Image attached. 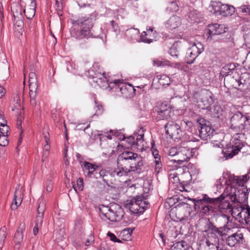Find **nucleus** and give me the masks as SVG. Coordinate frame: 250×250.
I'll use <instances>...</instances> for the list:
<instances>
[{
	"mask_svg": "<svg viewBox=\"0 0 250 250\" xmlns=\"http://www.w3.org/2000/svg\"><path fill=\"white\" fill-rule=\"evenodd\" d=\"M107 235L109 237L111 241L114 242H121V241L120 239L117 238L116 236L113 233L109 232L107 233Z\"/></svg>",
	"mask_w": 250,
	"mask_h": 250,
	"instance_id": "864d4df0",
	"label": "nucleus"
},
{
	"mask_svg": "<svg viewBox=\"0 0 250 250\" xmlns=\"http://www.w3.org/2000/svg\"><path fill=\"white\" fill-rule=\"evenodd\" d=\"M226 27L224 24H220L218 23H214L209 25L208 29V40L210 41H214L218 40L217 36L226 32Z\"/></svg>",
	"mask_w": 250,
	"mask_h": 250,
	"instance_id": "ddd939ff",
	"label": "nucleus"
},
{
	"mask_svg": "<svg viewBox=\"0 0 250 250\" xmlns=\"http://www.w3.org/2000/svg\"><path fill=\"white\" fill-rule=\"evenodd\" d=\"M181 23L180 18L177 16H173L167 21L166 25L167 28L173 30L178 27Z\"/></svg>",
	"mask_w": 250,
	"mask_h": 250,
	"instance_id": "4be33fe9",
	"label": "nucleus"
},
{
	"mask_svg": "<svg viewBox=\"0 0 250 250\" xmlns=\"http://www.w3.org/2000/svg\"><path fill=\"white\" fill-rule=\"evenodd\" d=\"M158 83L162 85H168L170 83V78L166 75H163L159 79Z\"/></svg>",
	"mask_w": 250,
	"mask_h": 250,
	"instance_id": "c9c22d12",
	"label": "nucleus"
},
{
	"mask_svg": "<svg viewBox=\"0 0 250 250\" xmlns=\"http://www.w3.org/2000/svg\"><path fill=\"white\" fill-rule=\"evenodd\" d=\"M188 246L185 241L176 242L171 246L170 250H187Z\"/></svg>",
	"mask_w": 250,
	"mask_h": 250,
	"instance_id": "cd10ccee",
	"label": "nucleus"
},
{
	"mask_svg": "<svg viewBox=\"0 0 250 250\" xmlns=\"http://www.w3.org/2000/svg\"><path fill=\"white\" fill-rule=\"evenodd\" d=\"M245 67L250 69V52L247 54L245 60L243 62Z\"/></svg>",
	"mask_w": 250,
	"mask_h": 250,
	"instance_id": "3c124183",
	"label": "nucleus"
},
{
	"mask_svg": "<svg viewBox=\"0 0 250 250\" xmlns=\"http://www.w3.org/2000/svg\"><path fill=\"white\" fill-rule=\"evenodd\" d=\"M225 239H226L227 245L230 247H234L237 244H242L244 240L243 234L238 232L227 237H226V236L224 237V240Z\"/></svg>",
	"mask_w": 250,
	"mask_h": 250,
	"instance_id": "4468645a",
	"label": "nucleus"
},
{
	"mask_svg": "<svg viewBox=\"0 0 250 250\" xmlns=\"http://www.w3.org/2000/svg\"><path fill=\"white\" fill-rule=\"evenodd\" d=\"M139 201L137 199V196L132 198L130 200H127L126 203L125 204L124 207L129 209L133 213H142L143 209H140L139 207Z\"/></svg>",
	"mask_w": 250,
	"mask_h": 250,
	"instance_id": "2eb2a0df",
	"label": "nucleus"
},
{
	"mask_svg": "<svg viewBox=\"0 0 250 250\" xmlns=\"http://www.w3.org/2000/svg\"><path fill=\"white\" fill-rule=\"evenodd\" d=\"M181 49V42H174L169 49V54L172 57L177 58L180 55Z\"/></svg>",
	"mask_w": 250,
	"mask_h": 250,
	"instance_id": "a878e982",
	"label": "nucleus"
},
{
	"mask_svg": "<svg viewBox=\"0 0 250 250\" xmlns=\"http://www.w3.org/2000/svg\"><path fill=\"white\" fill-rule=\"evenodd\" d=\"M153 63L155 65H156L157 66H164V65H166V63H165V62H163L162 61L157 60H154Z\"/></svg>",
	"mask_w": 250,
	"mask_h": 250,
	"instance_id": "680f3d73",
	"label": "nucleus"
},
{
	"mask_svg": "<svg viewBox=\"0 0 250 250\" xmlns=\"http://www.w3.org/2000/svg\"><path fill=\"white\" fill-rule=\"evenodd\" d=\"M14 19H15V25H17L19 27H22L23 25V22L21 19H18L16 20V17L15 15H14Z\"/></svg>",
	"mask_w": 250,
	"mask_h": 250,
	"instance_id": "4d7b16f0",
	"label": "nucleus"
},
{
	"mask_svg": "<svg viewBox=\"0 0 250 250\" xmlns=\"http://www.w3.org/2000/svg\"><path fill=\"white\" fill-rule=\"evenodd\" d=\"M7 124V121L5 119L3 115L0 114V126L6 125Z\"/></svg>",
	"mask_w": 250,
	"mask_h": 250,
	"instance_id": "052dcab7",
	"label": "nucleus"
},
{
	"mask_svg": "<svg viewBox=\"0 0 250 250\" xmlns=\"http://www.w3.org/2000/svg\"><path fill=\"white\" fill-rule=\"evenodd\" d=\"M168 155L170 156H175L177 159V154L178 153V148L171 147L168 152Z\"/></svg>",
	"mask_w": 250,
	"mask_h": 250,
	"instance_id": "09e8293b",
	"label": "nucleus"
},
{
	"mask_svg": "<svg viewBox=\"0 0 250 250\" xmlns=\"http://www.w3.org/2000/svg\"><path fill=\"white\" fill-rule=\"evenodd\" d=\"M201 15L197 10L191 11L188 13V18L190 22H198Z\"/></svg>",
	"mask_w": 250,
	"mask_h": 250,
	"instance_id": "7c9ffc66",
	"label": "nucleus"
},
{
	"mask_svg": "<svg viewBox=\"0 0 250 250\" xmlns=\"http://www.w3.org/2000/svg\"><path fill=\"white\" fill-rule=\"evenodd\" d=\"M194 203V208L195 211H200L203 214H209L213 212L214 208L210 204L217 205L225 200V197L223 195H221L219 197L216 198H210L207 194H204L201 199L188 198Z\"/></svg>",
	"mask_w": 250,
	"mask_h": 250,
	"instance_id": "f03ea898",
	"label": "nucleus"
},
{
	"mask_svg": "<svg viewBox=\"0 0 250 250\" xmlns=\"http://www.w3.org/2000/svg\"><path fill=\"white\" fill-rule=\"evenodd\" d=\"M25 224L24 223H21L14 236V240L15 243V249L18 250L20 249V244L23 240V232L25 229Z\"/></svg>",
	"mask_w": 250,
	"mask_h": 250,
	"instance_id": "a211bd4d",
	"label": "nucleus"
},
{
	"mask_svg": "<svg viewBox=\"0 0 250 250\" xmlns=\"http://www.w3.org/2000/svg\"><path fill=\"white\" fill-rule=\"evenodd\" d=\"M213 94L209 90H203L196 93L194 97L196 99L198 106L201 109H207L214 102Z\"/></svg>",
	"mask_w": 250,
	"mask_h": 250,
	"instance_id": "1a4fd4ad",
	"label": "nucleus"
},
{
	"mask_svg": "<svg viewBox=\"0 0 250 250\" xmlns=\"http://www.w3.org/2000/svg\"><path fill=\"white\" fill-rule=\"evenodd\" d=\"M205 229L204 231L206 233L207 235L210 234H220V237H221V240L224 241V237L226 236V234L220 231L218 228L216 227L212 222L208 221L205 226Z\"/></svg>",
	"mask_w": 250,
	"mask_h": 250,
	"instance_id": "f3484780",
	"label": "nucleus"
},
{
	"mask_svg": "<svg viewBox=\"0 0 250 250\" xmlns=\"http://www.w3.org/2000/svg\"><path fill=\"white\" fill-rule=\"evenodd\" d=\"M178 9V5L176 2L174 1L170 2L169 5L167 7V10L172 12H177Z\"/></svg>",
	"mask_w": 250,
	"mask_h": 250,
	"instance_id": "79ce46f5",
	"label": "nucleus"
},
{
	"mask_svg": "<svg viewBox=\"0 0 250 250\" xmlns=\"http://www.w3.org/2000/svg\"><path fill=\"white\" fill-rule=\"evenodd\" d=\"M197 122L199 125L198 130L200 138L204 140L212 138V141H215L213 135L215 130L211 127V123L202 118L198 119Z\"/></svg>",
	"mask_w": 250,
	"mask_h": 250,
	"instance_id": "6e6552de",
	"label": "nucleus"
},
{
	"mask_svg": "<svg viewBox=\"0 0 250 250\" xmlns=\"http://www.w3.org/2000/svg\"><path fill=\"white\" fill-rule=\"evenodd\" d=\"M155 171L157 173H159V170L161 168V166H162V164H161L160 156H155Z\"/></svg>",
	"mask_w": 250,
	"mask_h": 250,
	"instance_id": "c03bdc74",
	"label": "nucleus"
},
{
	"mask_svg": "<svg viewBox=\"0 0 250 250\" xmlns=\"http://www.w3.org/2000/svg\"><path fill=\"white\" fill-rule=\"evenodd\" d=\"M96 20L94 14H91L89 17L79 18L77 20H72V24L81 25V30L76 32L74 36L77 39H82L84 38H88L91 37L90 29L93 25L94 21Z\"/></svg>",
	"mask_w": 250,
	"mask_h": 250,
	"instance_id": "7ed1b4c3",
	"label": "nucleus"
},
{
	"mask_svg": "<svg viewBox=\"0 0 250 250\" xmlns=\"http://www.w3.org/2000/svg\"><path fill=\"white\" fill-rule=\"evenodd\" d=\"M93 82L96 83L100 87L105 89L109 87V83L104 74H96V76L92 77Z\"/></svg>",
	"mask_w": 250,
	"mask_h": 250,
	"instance_id": "6ab92c4d",
	"label": "nucleus"
},
{
	"mask_svg": "<svg viewBox=\"0 0 250 250\" xmlns=\"http://www.w3.org/2000/svg\"><path fill=\"white\" fill-rule=\"evenodd\" d=\"M29 89L35 90L38 88V81L35 72L31 71L29 74Z\"/></svg>",
	"mask_w": 250,
	"mask_h": 250,
	"instance_id": "b1692460",
	"label": "nucleus"
},
{
	"mask_svg": "<svg viewBox=\"0 0 250 250\" xmlns=\"http://www.w3.org/2000/svg\"><path fill=\"white\" fill-rule=\"evenodd\" d=\"M43 218V215L38 214L37 217V221H36V225L41 226L42 224Z\"/></svg>",
	"mask_w": 250,
	"mask_h": 250,
	"instance_id": "13d9d810",
	"label": "nucleus"
},
{
	"mask_svg": "<svg viewBox=\"0 0 250 250\" xmlns=\"http://www.w3.org/2000/svg\"><path fill=\"white\" fill-rule=\"evenodd\" d=\"M248 76V74L245 73L242 74L238 79H235L237 85L239 87L240 89L245 88L248 86L249 81L246 80Z\"/></svg>",
	"mask_w": 250,
	"mask_h": 250,
	"instance_id": "5701e85b",
	"label": "nucleus"
},
{
	"mask_svg": "<svg viewBox=\"0 0 250 250\" xmlns=\"http://www.w3.org/2000/svg\"><path fill=\"white\" fill-rule=\"evenodd\" d=\"M236 65L239 66L238 63H231L224 66L221 71V74L223 76H227L232 75L234 72H236Z\"/></svg>",
	"mask_w": 250,
	"mask_h": 250,
	"instance_id": "412c9836",
	"label": "nucleus"
},
{
	"mask_svg": "<svg viewBox=\"0 0 250 250\" xmlns=\"http://www.w3.org/2000/svg\"><path fill=\"white\" fill-rule=\"evenodd\" d=\"M83 179L82 178H78L77 181V185L78 188L81 190H82L83 189Z\"/></svg>",
	"mask_w": 250,
	"mask_h": 250,
	"instance_id": "6e6d98bb",
	"label": "nucleus"
},
{
	"mask_svg": "<svg viewBox=\"0 0 250 250\" xmlns=\"http://www.w3.org/2000/svg\"><path fill=\"white\" fill-rule=\"evenodd\" d=\"M198 139H191L187 144L182 143L178 147V153L177 154V159H174L175 162L178 164H182L183 162H187L191 158L194 156L197 152V148L191 147V141H198Z\"/></svg>",
	"mask_w": 250,
	"mask_h": 250,
	"instance_id": "39448f33",
	"label": "nucleus"
},
{
	"mask_svg": "<svg viewBox=\"0 0 250 250\" xmlns=\"http://www.w3.org/2000/svg\"><path fill=\"white\" fill-rule=\"evenodd\" d=\"M234 10L235 8L233 6L223 4L220 14L224 16H231L234 13Z\"/></svg>",
	"mask_w": 250,
	"mask_h": 250,
	"instance_id": "393cba45",
	"label": "nucleus"
},
{
	"mask_svg": "<svg viewBox=\"0 0 250 250\" xmlns=\"http://www.w3.org/2000/svg\"><path fill=\"white\" fill-rule=\"evenodd\" d=\"M219 110H220V107L216 106V107H214V111H216L215 114L213 113V115L214 116V117H217V118H219V116H220V113H219Z\"/></svg>",
	"mask_w": 250,
	"mask_h": 250,
	"instance_id": "0e129e2a",
	"label": "nucleus"
},
{
	"mask_svg": "<svg viewBox=\"0 0 250 250\" xmlns=\"http://www.w3.org/2000/svg\"><path fill=\"white\" fill-rule=\"evenodd\" d=\"M143 137H144V135H140L137 136V138L135 139V141H136L135 145L136 146H139V143L143 141Z\"/></svg>",
	"mask_w": 250,
	"mask_h": 250,
	"instance_id": "e2e57ef3",
	"label": "nucleus"
},
{
	"mask_svg": "<svg viewBox=\"0 0 250 250\" xmlns=\"http://www.w3.org/2000/svg\"><path fill=\"white\" fill-rule=\"evenodd\" d=\"M206 245L210 250H218L219 246V244H215L211 242H209V244H206Z\"/></svg>",
	"mask_w": 250,
	"mask_h": 250,
	"instance_id": "603ef678",
	"label": "nucleus"
},
{
	"mask_svg": "<svg viewBox=\"0 0 250 250\" xmlns=\"http://www.w3.org/2000/svg\"><path fill=\"white\" fill-rule=\"evenodd\" d=\"M120 91L123 94L126 95V91H134L135 89L131 84H123L120 87Z\"/></svg>",
	"mask_w": 250,
	"mask_h": 250,
	"instance_id": "a19ab883",
	"label": "nucleus"
},
{
	"mask_svg": "<svg viewBox=\"0 0 250 250\" xmlns=\"http://www.w3.org/2000/svg\"><path fill=\"white\" fill-rule=\"evenodd\" d=\"M38 93L37 89L35 90L32 89H29V95L30 98V104L33 106L36 105V102L35 100V97Z\"/></svg>",
	"mask_w": 250,
	"mask_h": 250,
	"instance_id": "4c0bfd02",
	"label": "nucleus"
},
{
	"mask_svg": "<svg viewBox=\"0 0 250 250\" xmlns=\"http://www.w3.org/2000/svg\"><path fill=\"white\" fill-rule=\"evenodd\" d=\"M126 142L130 145L134 146L135 145L136 141L135 137L133 136H130L126 138Z\"/></svg>",
	"mask_w": 250,
	"mask_h": 250,
	"instance_id": "5fc2aeb1",
	"label": "nucleus"
},
{
	"mask_svg": "<svg viewBox=\"0 0 250 250\" xmlns=\"http://www.w3.org/2000/svg\"><path fill=\"white\" fill-rule=\"evenodd\" d=\"M191 211L189 204L185 202L180 203L176 207V216L180 221H182L190 216Z\"/></svg>",
	"mask_w": 250,
	"mask_h": 250,
	"instance_id": "9d476101",
	"label": "nucleus"
},
{
	"mask_svg": "<svg viewBox=\"0 0 250 250\" xmlns=\"http://www.w3.org/2000/svg\"><path fill=\"white\" fill-rule=\"evenodd\" d=\"M93 236H92V234H91L89 236V238L86 241L85 245L89 246L90 244L93 242Z\"/></svg>",
	"mask_w": 250,
	"mask_h": 250,
	"instance_id": "774afa93",
	"label": "nucleus"
},
{
	"mask_svg": "<svg viewBox=\"0 0 250 250\" xmlns=\"http://www.w3.org/2000/svg\"><path fill=\"white\" fill-rule=\"evenodd\" d=\"M166 133L170 138L180 139L182 136V132L180 126L173 122H168L165 126Z\"/></svg>",
	"mask_w": 250,
	"mask_h": 250,
	"instance_id": "9b49d317",
	"label": "nucleus"
},
{
	"mask_svg": "<svg viewBox=\"0 0 250 250\" xmlns=\"http://www.w3.org/2000/svg\"><path fill=\"white\" fill-rule=\"evenodd\" d=\"M9 130V127L6 124V125L0 126V132L2 135H8L7 133Z\"/></svg>",
	"mask_w": 250,
	"mask_h": 250,
	"instance_id": "de8ad7c7",
	"label": "nucleus"
},
{
	"mask_svg": "<svg viewBox=\"0 0 250 250\" xmlns=\"http://www.w3.org/2000/svg\"><path fill=\"white\" fill-rule=\"evenodd\" d=\"M173 179V182H177L179 181V178L177 175H175L174 174H170L169 175V179L171 181V179Z\"/></svg>",
	"mask_w": 250,
	"mask_h": 250,
	"instance_id": "69168bd1",
	"label": "nucleus"
},
{
	"mask_svg": "<svg viewBox=\"0 0 250 250\" xmlns=\"http://www.w3.org/2000/svg\"><path fill=\"white\" fill-rule=\"evenodd\" d=\"M56 0V5L57 7V9L59 10H61L62 9V0Z\"/></svg>",
	"mask_w": 250,
	"mask_h": 250,
	"instance_id": "338daca9",
	"label": "nucleus"
},
{
	"mask_svg": "<svg viewBox=\"0 0 250 250\" xmlns=\"http://www.w3.org/2000/svg\"><path fill=\"white\" fill-rule=\"evenodd\" d=\"M24 3L25 8L23 10V12L25 16L28 19H31L35 14L36 2L34 1Z\"/></svg>",
	"mask_w": 250,
	"mask_h": 250,
	"instance_id": "aec40b11",
	"label": "nucleus"
},
{
	"mask_svg": "<svg viewBox=\"0 0 250 250\" xmlns=\"http://www.w3.org/2000/svg\"><path fill=\"white\" fill-rule=\"evenodd\" d=\"M6 228L5 226L0 229V249H1L6 238Z\"/></svg>",
	"mask_w": 250,
	"mask_h": 250,
	"instance_id": "ea45409f",
	"label": "nucleus"
},
{
	"mask_svg": "<svg viewBox=\"0 0 250 250\" xmlns=\"http://www.w3.org/2000/svg\"><path fill=\"white\" fill-rule=\"evenodd\" d=\"M204 50L203 45L200 42L194 43L191 47L188 50L187 53V63L191 64Z\"/></svg>",
	"mask_w": 250,
	"mask_h": 250,
	"instance_id": "f8f14e48",
	"label": "nucleus"
},
{
	"mask_svg": "<svg viewBox=\"0 0 250 250\" xmlns=\"http://www.w3.org/2000/svg\"><path fill=\"white\" fill-rule=\"evenodd\" d=\"M223 5V4L220 1H212L211 6L214 8V12H219L221 11V7Z\"/></svg>",
	"mask_w": 250,
	"mask_h": 250,
	"instance_id": "37998d69",
	"label": "nucleus"
},
{
	"mask_svg": "<svg viewBox=\"0 0 250 250\" xmlns=\"http://www.w3.org/2000/svg\"><path fill=\"white\" fill-rule=\"evenodd\" d=\"M7 136L8 135H0V145L1 146H5L8 144Z\"/></svg>",
	"mask_w": 250,
	"mask_h": 250,
	"instance_id": "49530a36",
	"label": "nucleus"
},
{
	"mask_svg": "<svg viewBox=\"0 0 250 250\" xmlns=\"http://www.w3.org/2000/svg\"><path fill=\"white\" fill-rule=\"evenodd\" d=\"M23 195L22 188L18 186L15 191L14 198L11 206L12 209H17L21 205Z\"/></svg>",
	"mask_w": 250,
	"mask_h": 250,
	"instance_id": "dca6fc26",
	"label": "nucleus"
},
{
	"mask_svg": "<svg viewBox=\"0 0 250 250\" xmlns=\"http://www.w3.org/2000/svg\"><path fill=\"white\" fill-rule=\"evenodd\" d=\"M157 104L156 109L157 112L171 110L170 106L166 102L158 103Z\"/></svg>",
	"mask_w": 250,
	"mask_h": 250,
	"instance_id": "473e14b6",
	"label": "nucleus"
},
{
	"mask_svg": "<svg viewBox=\"0 0 250 250\" xmlns=\"http://www.w3.org/2000/svg\"><path fill=\"white\" fill-rule=\"evenodd\" d=\"M53 188V184L51 180H48L46 183V189L47 192H50Z\"/></svg>",
	"mask_w": 250,
	"mask_h": 250,
	"instance_id": "bf43d9fd",
	"label": "nucleus"
},
{
	"mask_svg": "<svg viewBox=\"0 0 250 250\" xmlns=\"http://www.w3.org/2000/svg\"><path fill=\"white\" fill-rule=\"evenodd\" d=\"M135 228H127L123 229L121 233L122 239L125 241H129L131 240L132 234Z\"/></svg>",
	"mask_w": 250,
	"mask_h": 250,
	"instance_id": "bb28decb",
	"label": "nucleus"
},
{
	"mask_svg": "<svg viewBox=\"0 0 250 250\" xmlns=\"http://www.w3.org/2000/svg\"><path fill=\"white\" fill-rule=\"evenodd\" d=\"M117 162L118 167L131 171L141 170L143 166L142 158L137 153L126 150L118 155Z\"/></svg>",
	"mask_w": 250,
	"mask_h": 250,
	"instance_id": "f257e3e1",
	"label": "nucleus"
},
{
	"mask_svg": "<svg viewBox=\"0 0 250 250\" xmlns=\"http://www.w3.org/2000/svg\"><path fill=\"white\" fill-rule=\"evenodd\" d=\"M83 166L85 168L88 170L87 174L89 176H91L93 174V172L95 171L98 167L97 165L91 164L88 162H84L83 163Z\"/></svg>",
	"mask_w": 250,
	"mask_h": 250,
	"instance_id": "2f4dec72",
	"label": "nucleus"
},
{
	"mask_svg": "<svg viewBox=\"0 0 250 250\" xmlns=\"http://www.w3.org/2000/svg\"><path fill=\"white\" fill-rule=\"evenodd\" d=\"M219 237H220V234H208V235H207V238L206 241V244H209V242L215 244H219L220 243H221V244H222V240H220Z\"/></svg>",
	"mask_w": 250,
	"mask_h": 250,
	"instance_id": "c85d7f7f",
	"label": "nucleus"
},
{
	"mask_svg": "<svg viewBox=\"0 0 250 250\" xmlns=\"http://www.w3.org/2000/svg\"><path fill=\"white\" fill-rule=\"evenodd\" d=\"M146 35H147L146 32L145 31H144L141 36L140 39L142 40V42H146V43H150L152 42L153 40L147 39L146 38Z\"/></svg>",
	"mask_w": 250,
	"mask_h": 250,
	"instance_id": "8fccbe9b",
	"label": "nucleus"
},
{
	"mask_svg": "<svg viewBox=\"0 0 250 250\" xmlns=\"http://www.w3.org/2000/svg\"><path fill=\"white\" fill-rule=\"evenodd\" d=\"M99 211L102 215L112 222L121 220L124 215V211L118 204H114L110 206H100Z\"/></svg>",
	"mask_w": 250,
	"mask_h": 250,
	"instance_id": "20e7f679",
	"label": "nucleus"
},
{
	"mask_svg": "<svg viewBox=\"0 0 250 250\" xmlns=\"http://www.w3.org/2000/svg\"><path fill=\"white\" fill-rule=\"evenodd\" d=\"M249 116L243 115L240 111L236 112L230 119V127L236 132H242L245 126L250 125Z\"/></svg>",
	"mask_w": 250,
	"mask_h": 250,
	"instance_id": "0eeeda50",
	"label": "nucleus"
},
{
	"mask_svg": "<svg viewBox=\"0 0 250 250\" xmlns=\"http://www.w3.org/2000/svg\"><path fill=\"white\" fill-rule=\"evenodd\" d=\"M137 199L139 201V207H140V209H143L142 213L144 212V210L147 208V206L148 205V202L144 200V196L142 195H138L137 196Z\"/></svg>",
	"mask_w": 250,
	"mask_h": 250,
	"instance_id": "f704fd0d",
	"label": "nucleus"
},
{
	"mask_svg": "<svg viewBox=\"0 0 250 250\" xmlns=\"http://www.w3.org/2000/svg\"><path fill=\"white\" fill-rule=\"evenodd\" d=\"M222 195H223V196L225 197V200H223L222 202H220V203H226L227 204V207L229 208V203L228 202V200L226 199V198H229L233 202L235 203L236 200V195L237 193L235 191L234 194H230V195H227L226 197L224 194H222Z\"/></svg>",
	"mask_w": 250,
	"mask_h": 250,
	"instance_id": "e433bc0d",
	"label": "nucleus"
},
{
	"mask_svg": "<svg viewBox=\"0 0 250 250\" xmlns=\"http://www.w3.org/2000/svg\"><path fill=\"white\" fill-rule=\"evenodd\" d=\"M45 204L43 202H40L39 204L38 208V215H44V212L45 211Z\"/></svg>",
	"mask_w": 250,
	"mask_h": 250,
	"instance_id": "a18cd8bd",
	"label": "nucleus"
},
{
	"mask_svg": "<svg viewBox=\"0 0 250 250\" xmlns=\"http://www.w3.org/2000/svg\"><path fill=\"white\" fill-rule=\"evenodd\" d=\"M157 118L159 120H168L171 117V110L157 112Z\"/></svg>",
	"mask_w": 250,
	"mask_h": 250,
	"instance_id": "72a5a7b5",
	"label": "nucleus"
},
{
	"mask_svg": "<svg viewBox=\"0 0 250 250\" xmlns=\"http://www.w3.org/2000/svg\"><path fill=\"white\" fill-rule=\"evenodd\" d=\"M118 169H116L114 171V173H116L117 176H119V177H121L124 175L126 176V175H127V174L128 172H131V171H128V170L125 169V168H124L122 167L118 166Z\"/></svg>",
	"mask_w": 250,
	"mask_h": 250,
	"instance_id": "58836bf2",
	"label": "nucleus"
},
{
	"mask_svg": "<svg viewBox=\"0 0 250 250\" xmlns=\"http://www.w3.org/2000/svg\"><path fill=\"white\" fill-rule=\"evenodd\" d=\"M238 9L242 13H246L248 14L246 16L243 18V20L248 22H250V6L249 5H242L238 8Z\"/></svg>",
	"mask_w": 250,
	"mask_h": 250,
	"instance_id": "c756f323",
	"label": "nucleus"
},
{
	"mask_svg": "<svg viewBox=\"0 0 250 250\" xmlns=\"http://www.w3.org/2000/svg\"><path fill=\"white\" fill-rule=\"evenodd\" d=\"M244 133H237L233 136V140L230 144V146H228L225 151H223L224 156L226 159L232 158L234 155L238 154L240 149L243 147L242 141L241 139L244 138Z\"/></svg>",
	"mask_w": 250,
	"mask_h": 250,
	"instance_id": "423d86ee",
	"label": "nucleus"
}]
</instances>
